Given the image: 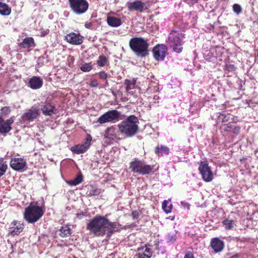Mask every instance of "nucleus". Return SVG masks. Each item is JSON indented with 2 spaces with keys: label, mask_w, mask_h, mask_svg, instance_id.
Masks as SVG:
<instances>
[{
  "label": "nucleus",
  "mask_w": 258,
  "mask_h": 258,
  "mask_svg": "<svg viewBox=\"0 0 258 258\" xmlns=\"http://www.w3.org/2000/svg\"><path fill=\"white\" fill-rule=\"evenodd\" d=\"M223 224L227 229H231L233 227V220L225 219L223 221Z\"/></svg>",
  "instance_id": "32"
},
{
  "label": "nucleus",
  "mask_w": 258,
  "mask_h": 258,
  "mask_svg": "<svg viewBox=\"0 0 258 258\" xmlns=\"http://www.w3.org/2000/svg\"><path fill=\"white\" fill-rule=\"evenodd\" d=\"M127 6L130 10H135L142 12L144 10V4L139 1L128 3Z\"/></svg>",
  "instance_id": "17"
},
{
  "label": "nucleus",
  "mask_w": 258,
  "mask_h": 258,
  "mask_svg": "<svg viewBox=\"0 0 258 258\" xmlns=\"http://www.w3.org/2000/svg\"><path fill=\"white\" fill-rule=\"evenodd\" d=\"M41 110L45 115H50L54 113V107L47 102L43 103L41 105Z\"/></svg>",
  "instance_id": "19"
},
{
  "label": "nucleus",
  "mask_w": 258,
  "mask_h": 258,
  "mask_svg": "<svg viewBox=\"0 0 258 258\" xmlns=\"http://www.w3.org/2000/svg\"><path fill=\"white\" fill-rule=\"evenodd\" d=\"M92 140L91 137L90 136L89 138H88L87 139V142H90Z\"/></svg>",
  "instance_id": "47"
},
{
  "label": "nucleus",
  "mask_w": 258,
  "mask_h": 258,
  "mask_svg": "<svg viewBox=\"0 0 258 258\" xmlns=\"http://www.w3.org/2000/svg\"><path fill=\"white\" fill-rule=\"evenodd\" d=\"M130 46L132 50L140 56H145L147 54L148 44L142 38L135 37L131 39Z\"/></svg>",
  "instance_id": "4"
},
{
  "label": "nucleus",
  "mask_w": 258,
  "mask_h": 258,
  "mask_svg": "<svg viewBox=\"0 0 258 258\" xmlns=\"http://www.w3.org/2000/svg\"><path fill=\"white\" fill-rule=\"evenodd\" d=\"M132 215L134 219L137 218L139 217V213L137 211H133Z\"/></svg>",
  "instance_id": "44"
},
{
  "label": "nucleus",
  "mask_w": 258,
  "mask_h": 258,
  "mask_svg": "<svg viewBox=\"0 0 258 258\" xmlns=\"http://www.w3.org/2000/svg\"><path fill=\"white\" fill-rule=\"evenodd\" d=\"M71 229L68 226H63L60 229V235L61 237L68 236L71 234Z\"/></svg>",
  "instance_id": "29"
},
{
  "label": "nucleus",
  "mask_w": 258,
  "mask_h": 258,
  "mask_svg": "<svg viewBox=\"0 0 258 258\" xmlns=\"http://www.w3.org/2000/svg\"><path fill=\"white\" fill-rule=\"evenodd\" d=\"M107 62V58L105 56H100L97 61V64L99 67H104Z\"/></svg>",
  "instance_id": "33"
},
{
  "label": "nucleus",
  "mask_w": 258,
  "mask_h": 258,
  "mask_svg": "<svg viewBox=\"0 0 258 258\" xmlns=\"http://www.w3.org/2000/svg\"><path fill=\"white\" fill-rule=\"evenodd\" d=\"M104 137L106 142L109 143L117 139V131L113 126L107 127L104 133Z\"/></svg>",
  "instance_id": "13"
},
{
  "label": "nucleus",
  "mask_w": 258,
  "mask_h": 258,
  "mask_svg": "<svg viewBox=\"0 0 258 258\" xmlns=\"http://www.w3.org/2000/svg\"><path fill=\"white\" fill-rule=\"evenodd\" d=\"M91 23H86L85 24V26L87 28H89L91 27Z\"/></svg>",
  "instance_id": "46"
},
{
  "label": "nucleus",
  "mask_w": 258,
  "mask_h": 258,
  "mask_svg": "<svg viewBox=\"0 0 258 258\" xmlns=\"http://www.w3.org/2000/svg\"><path fill=\"white\" fill-rule=\"evenodd\" d=\"M136 80L133 79L132 80L126 79L125 80L124 84L125 85L126 91L129 93L133 94V92L132 90L135 88Z\"/></svg>",
  "instance_id": "23"
},
{
  "label": "nucleus",
  "mask_w": 258,
  "mask_h": 258,
  "mask_svg": "<svg viewBox=\"0 0 258 258\" xmlns=\"http://www.w3.org/2000/svg\"><path fill=\"white\" fill-rule=\"evenodd\" d=\"M155 153L159 154L160 153L162 154H167L169 153V149L167 147L161 146L160 148L157 147L155 149Z\"/></svg>",
  "instance_id": "30"
},
{
  "label": "nucleus",
  "mask_w": 258,
  "mask_h": 258,
  "mask_svg": "<svg viewBox=\"0 0 258 258\" xmlns=\"http://www.w3.org/2000/svg\"><path fill=\"white\" fill-rule=\"evenodd\" d=\"M174 217H172L171 220H174Z\"/></svg>",
  "instance_id": "49"
},
{
  "label": "nucleus",
  "mask_w": 258,
  "mask_h": 258,
  "mask_svg": "<svg viewBox=\"0 0 258 258\" xmlns=\"http://www.w3.org/2000/svg\"><path fill=\"white\" fill-rule=\"evenodd\" d=\"M77 217L79 218H82L83 217L87 216L86 213L80 212L77 214Z\"/></svg>",
  "instance_id": "43"
},
{
  "label": "nucleus",
  "mask_w": 258,
  "mask_h": 258,
  "mask_svg": "<svg viewBox=\"0 0 258 258\" xmlns=\"http://www.w3.org/2000/svg\"><path fill=\"white\" fill-rule=\"evenodd\" d=\"M44 209L43 207L37 204H31L25 209L24 218L29 223L37 222L43 215Z\"/></svg>",
  "instance_id": "3"
},
{
  "label": "nucleus",
  "mask_w": 258,
  "mask_h": 258,
  "mask_svg": "<svg viewBox=\"0 0 258 258\" xmlns=\"http://www.w3.org/2000/svg\"><path fill=\"white\" fill-rule=\"evenodd\" d=\"M83 181V176L81 174H78L77 177L73 180L67 181V183L71 186H76Z\"/></svg>",
  "instance_id": "28"
},
{
  "label": "nucleus",
  "mask_w": 258,
  "mask_h": 258,
  "mask_svg": "<svg viewBox=\"0 0 258 258\" xmlns=\"http://www.w3.org/2000/svg\"><path fill=\"white\" fill-rule=\"evenodd\" d=\"M70 8L73 12L77 15L85 13L89 8V3L87 0H69Z\"/></svg>",
  "instance_id": "6"
},
{
  "label": "nucleus",
  "mask_w": 258,
  "mask_h": 258,
  "mask_svg": "<svg viewBox=\"0 0 258 258\" xmlns=\"http://www.w3.org/2000/svg\"><path fill=\"white\" fill-rule=\"evenodd\" d=\"M40 107L33 106L27 110L22 116L23 120L32 121L36 119L39 114Z\"/></svg>",
  "instance_id": "10"
},
{
  "label": "nucleus",
  "mask_w": 258,
  "mask_h": 258,
  "mask_svg": "<svg viewBox=\"0 0 258 258\" xmlns=\"http://www.w3.org/2000/svg\"><path fill=\"white\" fill-rule=\"evenodd\" d=\"M27 163L22 158H14L11 159V167L16 171H21L26 167Z\"/></svg>",
  "instance_id": "14"
},
{
  "label": "nucleus",
  "mask_w": 258,
  "mask_h": 258,
  "mask_svg": "<svg viewBox=\"0 0 258 258\" xmlns=\"http://www.w3.org/2000/svg\"><path fill=\"white\" fill-rule=\"evenodd\" d=\"M224 245V242L217 238L213 239L211 241V247L216 252L222 251Z\"/></svg>",
  "instance_id": "20"
},
{
  "label": "nucleus",
  "mask_w": 258,
  "mask_h": 258,
  "mask_svg": "<svg viewBox=\"0 0 258 258\" xmlns=\"http://www.w3.org/2000/svg\"><path fill=\"white\" fill-rule=\"evenodd\" d=\"M167 48L163 44L157 45L154 47L153 52L154 57L157 60H163L166 56Z\"/></svg>",
  "instance_id": "11"
},
{
  "label": "nucleus",
  "mask_w": 258,
  "mask_h": 258,
  "mask_svg": "<svg viewBox=\"0 0 258 258\" xmlns=\"http://www.w3.org/2000/svg\"><path fill=\"white\" fill-rule=\"evenodd\" d=\"M116 224L111 222L102 216H96L89 220L87 225V229L96 236L107 234L110 237L116 228Z\"/></svg>",
  "instance_id": "1"
},
{
  "label": "nucleus",
  "mask_w": 258,
  "mask_h": 258,
  "mask_svg": "<svg viewBox=\"0 0 258 258\" xmlns=\"http://www.w3.org/2000/svg\"><path fill=\"white\" fill-rule=\"evenodd\" d=\"M107 23L108 25L111 27H117L120 26L122 24L120 19L114 16L108 15L107 17Z\"/></svg>",
  "instance_id": "21"
},
{
  "label": "nucleus",
  "mask_w": 258,
  "mask_h": 258,
  "mask_svg": "<svg viewBox=\"0 0 258 258\" xmlns=\"http://www.w3.org/2000/svg\"><path fill=\"white\" fill-rule=\"evenodd\" d=\"M66 40L73 45H80L83 43V37L79 33H70L65 36Z\"/></svg>",
  "instance_id": "12"
},
{
  "label": "nucleus",
  "mask_w": 258,
  "mask_h": 258,
  "mask_svg": "<svg viewBox=\"0 0 258 258\" xmlns=\"http://www.w3.org/2000/svg\"><path fill=\"white\" fill-rule=\"evenodd\" d=\"M223 129L226 132H232L236 134L239 133L240 131V127L232 123L224 124Z\"/></svg>",
  "instance_id": "22"
},
{
  "label": "nucleus",
  "mask_w": 258,
  "mask_h": 258,
  "mask_svg": "<svg viewBox=\"0 0 258 258\" xmlns=\"http://www.w3.org/2000/svg\"><path fill=\"white\" fill-rule=\"evenodd\" d=\"M14 122L12 118L4 120L0 117V134H7L11 130V124Z\"/></svg>",
  "instance_id": "16"
},
{
  "label": "nucleus",
  "mask_w": 258,
  "mask_h": 258,
  "mask_svg": "<svg viewBox=\"0 0 258 258\" xmlns=\"http://www.w3.org/2000/svg\"><path fill=\"white\" fill-rule=\"evenodd\" d=\"M184 258H194V255L192 253L188 252L185 255Z\"/></svg>",
  "instance_id": "45"
},
{
  "label": "nucleus",
  "mask_w": 258,
  "mask_h": 258,
  "mask_svg": "<svg viewBox=\"0 0 258 258\" xmlns=\"http://www.w3.org/2000/svg\"><path fill=\"white\" fill-rule=\"evenodd\" d=\"M43 84L42 79L39 77H33L29 81V87L33 89L40 88Z\"/></svg>",
  "instance_id": "18"
},
{
  "label": "nucleus",
  "mask_w": 258,
  "mask_h": 258,
  "mask_svg": "<svg viewBox=\"0 0 258 258\" xmlns=\"http://www.w3.org/2000/svg\"><path fill=\"white\" fill-rule=\"evenodd\" d=\"M130 168L134 173L142 175L149 174L153 169V167L151 166L146 165L141 161L138 160L132 162Z\"/></svg>",
  "instance_id": "7"
},
{
  "label": "nucleus",
  "mask_w": 258,
  "mask_h": 258,
  "mask_svg": "<svg viewBox=\"0 0 258 258\" xmlns=\"http://www.w3.org/2000/svg\"><path fill=\"white\" fill-rule=\"evenodd\" d=\"M90 85L92 87H97L98 85V81L96 79L91 80Z\"/></svg>",
  "instance_id": "41"
},
{
  "label": "nucleus",
  "mask_w": 258,
  "mask_h": 258,
  "mask_svg": "<svg viewBox=\"0 0 258 258\" xmlns=\"http://www.w3.org/2000/svg\"><path fill=\"white\" fill-rule=\"evenodd\" d=\"M99 75L100 78L102 79H106L108 77L107 74L104 71L100 72L99 73Z\"/></svg>",
  "instance_id": "40"
},
{
  "label": "nucleus",
  "mask_w": 258,
  "mask_h": 258,
  "mask_svg": "<svg viewBox=\"0 0 258 258\" xmlns=\"http://www.w3.org/2000/svg\"><path fill=\"white\" fill-rule=\"evenodd\" d=\"M11 112V109L9 107H4L2 109V113L4 115H7Z\"/></svg>",
  "instance_id": "38"
},
{
  "label": "nucleus",
  "mask_w": 258,
  "mask_h": 258,
  "mask_svg": "<svg viewBox=\"0 0 258 258\" xmlns=\"http://www.w3.org/2000/svg\"><path fill=\"white\" fill-rule=\"evenodd\" d=\"M139 119L134 115H130L118 124V131L127 137H131L137 134L139 129Z\"/></svg>",
  "instance_id": "2"
},
{
  "label": "nucleus",
  "mask_w": 258,
  "mask_h": 258,
  "mask_svg": "<svg viewBox=\"0 0 258 258\" xmlns=\"http://www.w3.org/2000/svg\"><path fill=\"white\" fill-rule=\"evenodd\" d=\"M93 69L91 63H86L82 65L80 69L84 72H88L90 71Z\"/></svg>",
  "instance_id": "34"
},
{
  "label": "nucleus",
  "mask_w": 258,
  "mask_h": 258,
  "mask_svg": "<svg viewBox=\"0 0 258 258\" xmlns=\"http://www.w3.org/2000/svg\"><path fill=\"white\" fill-rule=\"evenodd\" d=\"M184 37V34L178 31L172 30L170 33L168 42L174 51L180 53L182 51Z\"/></svg>",
  "instance_id": "5"
},
{
  "label": "nucleus",
  "mask_w": 258,
  "mask_h": 258,
  "mask_svg": "<svg viewBox=\"0 0 258 258\" xmlns=\"http://www.w3.org/2000/svg\"><path fill=\"white\" fill-rule=\"evenodd\" d=\"M152 255V252L151 248L145 247L142 249L137 254L138 258H150Z\"/></svg>",
  "instance_id": "24"
},
{
  "label": "nucleus",
  "mask_w": 258,
  "mask_h": 258,
  "mask_svg": "<svg viewBox=\"0 0 258 258\" xmlns=\"http://www.w3.org/2000/svg\"><path fill=\"white\" fill-rule=\"evenodd\" d=\"M89 145H87V144L77 145L73 147L71 149V151L78 154H82L84 153L87 150V149L89 148Z\"/></svg>",
  "instance_id": "25"
},
{
  "label": "nucleus",
  "mask_w": 258,
  "mask_h": 258,
  "mask_svg": "<svg viewBox=\"0 0 258 258\" xmlns=\"http://www.w3.org/2000/svg\"><path fill=\"white\" fill-rule=\"evenodd\" d=\"M11 9L5 3L0 2V14L4 16L9 15L11 13Z\"/></svg>",
  "instance_id": "27"
},
{
  "label": "nucleus",
  "mask_w": 258,
  "mask_h": 258,
  "mask_svg": "<svg viewBox=\"0 0 258 258\" xmlns=\"http://www.w3.org/2000/svg\"><path fill=\"white\" fill-rule=\"evenodd\" d=\"M34 45V39L32 37H27L23 39L20 43V46L23 48H29Z\"/></svg>",
  "instance_id": "26"
},
{
  "label": "nucleus",
  "mask_w": 258,
  "mask_h": 258,
  "mask_svg": "<svg viewBox=\"0 0 258 258\" xmlns=\"http://www.w3.org/2000/svg\"><path fill=\"white\" fill-rule=\"evenodd\" d=\"M106 85H108V82L107 81H106Z\"/></svg>",
  "instance_id": "48"
},
{
  "label": "nucleus",
  "mask_w": 258,
  "mask_h": 258,
  "mask_svg": "<svg viewBox=\"0 0 258 258\" xmlns=\"http://www.w3.org/2000/svg\"><path fill=\"white\" fill-rule=\"evenodd\" d=\"M24 225L20 222L13 221L9 228V234L12 236L19 235L23 230Z\"/></svg>",
  "instance_id": "15"
},
{
  "label": "nucleus",
  "mask_w": 258,
  "mask_h": 258,
  "mask_svg": "<svg viewBox=\"0 0 258 258\" xmlns=\"http://www.w3.org/2000/svg\"><path fill=\"white\" fill-rule=\"evenodd\" d=\"M233 10L237 14H239L241 12V7L239 5L234 4L233 6Z\"/></svg>",
  "instance_id": "37"
},
{
  "label": "nucleus",
  "mask_w": 258,
  "mask_h": 258,
  "mask_svg": "<svg viewBox=\"0 0 258 258\" xmlns=\"http://www.w3.org/2000/svg\"><path fill=\"white\" fill-rule=\"evenodd\" d=\"M49 31L48 29H46V30L41 31L40 32V36H41V37L45 36H46V35H47L48 34Z\"/></svg>",
  "instance_id": "42"
},
{
  "label": "nucleus",
  "mask_w": 258,
  "mask_h": 258,
  "mask_svg": "<svg viewBox=\"0 0 258 258\" xmlns=\"http://www.w3.org/2000/svg\"><path fill=\"white\" fill-rule=\"evenodd\" d=\"M167 240H168V242H173L176 240L175 235H170V234H169L167 236Z\"/></svg>",
  "instance_id": "39"
},
{
  "label": "nucleus",
  "mask_w": 258,
  "mask_h": 258,
  "mask_svg": "<svg viewBox=\"0 0 258 258\" xmlns=\"http://www.w3.org/2000/svg\"><path fill=\"white\" fill-rule=\"evenodd\" d=\"M199 170L204 181L210 182L214 179V174L207 162H201Z\"/></svg>",
  "instance_id": "9"
},
{
  "label": "nucleus",
  "mask_w": 258,
  "mask_h": 258,
  "mask_svg": "<svg viewBox=\"0 0 258 258\" xmlns=\"http://www.w3.org/2000/svg\"><path fill=\"white\" fill-rule=\"evenodd\" d=\"M230 115L229 114H220L219 116V119L221 120L222 122L228 121L230 119Z\"/></svg>",
  "instance_id": "36"
},
{
  "label": "nucleus",
  "mask_w": 258,
  "mask_h": 258,
  "mask_svg": "<svg viewBox=\"0 0 258 258\" xmlns=\"http://www.w3.org/2000/svg\"><path fill=\"white\" fill-rule=\"evenodd\" d=\"M120 113L116 110H109L101 115L97 120L100 124L115 122L119 120Z\"/></svg>",
  "instance_id": "8"
},
{
  "label": "nucleus",
  "mask_w": 258,
  "mask_h": 258,
  "mask_svg": "<svg viewBox=\"0 0 258 258\" xmlns=\"http://www.w3.org/2000/svg\"><path fill=\"white\" fill-rule=\"evenodd\" d=\"M168 204V201L167 200L164 201L162 203V209L164 210V211L167 214L170 213L171 212L172 208V205L170 204L169 206H167Z\"/></svg>",
  "instance_id": "31"
},
{
  "label": "nucleus",
  "mask_w": 258,
  "mask_h": 258,
  "mask_svg": "<svg viewBox=\"0 0 258 258\" xmlns=\"http://www.w3.org/2000/svg\"><path fill=\"white\" fill-rule=\"evenodd\" d=\"M7 167V164L3 161L0 160V177L5 174Z\"/></svg>",
  "instance_id": "35"
}]
</instances>
